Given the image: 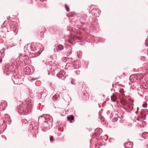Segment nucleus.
I'll return each mask as SVG.
<instances>
[{
    "mask_svg": "<svg viewBox=\"0 0 148 148\" xmlns=\"http://www.w3.org/2000/svg\"><path fill=\"white\" fill-rule=\"evenodd\" d=\"M147 116H148V113H144L143 114V116H144V117H145V118Z\"/></svg>",
    "mask_w": 148,
    "mask_h": 148,
    "instance_id": "obj_23",
    "label": "nucleus"
},
{
    "mask_svg": "<svg viewBox=\"0 0 148 148\" xmlns=\"http://www.w3.org/2000/svg\"><path fill=\"white\" fill-rule=\"evenodd\" d=\"M132 77V76H131V77Z\"/></svg>",
    "mask_w": 148,
    "mask_h": 148,
    "instance_id": "obj_46",
    "label": "nucleus"
},
{
    "mask_svg": "<svg viewBox=\"0 0 148 148\" xmlns=\"http://www.w3.org/2000/svg\"><path fill=\"white\" fill-rule=\"evenodd\" d=\"M10 29H8V32L11 31V34L14 35L17 34V23L15 22H11L10 25Z\"/></svg>",
    "mask_w": 148,
    "mask_h": 148,
    "instance_id": "obj_4",
    "label": "nucleus"
},
{
    "mask_svg": "<svg viewBox=\"0 0 148 148\" xmlns=\"http://www.w3.org/2000/svg\"><path fill=\"white\" fill-rule=\"evenodd\" d=\"M4 104H6L7 103L6 102H4Z\"/></svg>",
    "mask_w": 148,
    "mask_h": 148,
    "instance_id": "obj_39",
    "label": "nucleus"
},
{
    "mask_svg": "<svg viewBox=\"0 0 148 148\" xmlns=\"http://www.w3.org/2000/svg\"><path fill=\"white\" fill-rule=\"evenodd\" d=\"M75 80L74 79H72L71 81V83L73 85H75L76 84Z\"/></svg>",
    "mask_w": 148,
    "mask_h": 148,
    "instance_id": "obj_19",
    "label": "nucleus"
},
{
    "mask_svg": "<svg viewBox=\"0 0 148 148\" xmlns=\"http://www.w3.org/2000/svg\"><path fill=\"white\" fill-rule=\"evenodd\" d=\"M71 52H70V53H71Z\"/></svg>",
    "mask_w": 148,
    "mask_h": 148,
    "instance_id": "obj_44",
    "label": "nucleus"
},
{
    "mask_svg": "<svg viewBox=\"0 0 148 148\" xmlns=\"http://www.w3.org/2000/svg\"><path fill=\"white\" fill-rule=\"evenodd\" d=\"M80 63L79 61L76 60L74 61L72 64L70 63H68L67 65H68V66H71L69 65V64L71 65L72 66L71 69H74L73 72H75L76 74L78 75L80 74V71L79 70H77V69H78L80 67Z\"/></svg>",
    "mask_w": 148,
    "mask_h": 148,
    "instance_id": "obj_3",
    "label": "nucleus"
},
{
    "mask_svg": "<svg viewBox=\"0 0 148 148\" xmlns=\"http://www.w3.org/2000/svg\"><path fill=\"white\" fill-rule=\"evenodd\" d=\"M57 76L58 77V74H57Z\"/></svg>",
    "mask_w": 148,
    "mask_h": 148,
    "instance_id": "obj_41",
    "label": "nucleus"
},
{
    "mask_svg": "<svg viewBox=\"0 0 148 148\" xmlns=\"http://www.w3.org/2000/svg\"><path fill=\"white\" fill-rule=\"evenodd\" d=\"M124 146L126 147L131 148L132 147V144H131V143L130 142H128L125 143Z\"/></svg>",
    "mask_w": 148,
    "mask_h": 148,
    "instance_id": "obj_11",
    "label": "nucleus"
},
{
    "mask_svg": "<svg viewBox=\"0 0 148 148\" xmlns=\"http://www.w3.org/2000/svg\"><path fill=\"white\" fill-rule=\"evenodd\" d=\"M46 58L45 57L42 58V62L44 63V64L46 65L48 64L49 62L47 61V60L46 59Z\"/></svg>",
    "mask_w": 148,
    "mask_h": 148,
    "instance_id": "obj_16",
    "label": "nucleus"
},
{
    "mask_svg": "<svg viewBox=\"0 0 148 148\" xmlns=\"http://www.w3.org/2000/svg\"><path fill=\"white\" fill-rule=\"evenodd\" d=\"M87 16L86 14L84 13H82L80 15V21H81V23H82V25L86 21Z\"/></svg>",
    "mask_w": 148,
    "mask_h": 148,
    "instance_id": "obj_7",
    "label": "nucleus"
},
{
    "mask_svg": "<svg viewBox=\"0 0 148 148\" xmlns=\"http://www.w3.org/2000/svg\"><path fill=\"white\" fill-rule=\"evenodd\" d=\"M82 39V38L81 37H79L77 36H75L73 38V40H81Z\"/></svg>",
    "mask_w": 148,
    "mask_h": 148,
    "instance_id": "obj_18",
    "label": "nucleus"
},
{
    "mask_svg": "<svg viewBox=\"0 0 148 148\" xmlns=\"http://www.w3.org/2000/svg\"><path fill=\"white\" fill-rule=\"evenodd\" d=\"M41 92H39V93H38V97L39 98V97H40V96H41Z\"/></svg>",
    "mask_w": 148,
    "mask_h": 148,
    "instance_id": "obj_26",
    "label": "nucleus"
},
{
    "mask_svg": "<svg viewBox=\"0 0 148 148\" xmlns=\"http://www.w3.org/2000/svg\"><path fill=\"white\" fill-rule=\"evenodd\" d=\"M2 59H0V63H1L2 62Z\"/></svg>",
    "mask_w": 148,
    "mask_h": 148,
    "instance_id": "obj_35",
    "label": "nucleus"
},
{
    "mask_svg": "<svg viewBox=\"0 0 148 148\" xmlns=\"http://www.w3.org/2000/svg\"><path fill=\"white\" fill-rule=\"evenodd\" d=\"M69 42L70 43H71L72 44V43H71V41L70 40L69 41Z\"/></svg>",
    "mask_w": 148,
    "mask_h": 148,
    "instance_id": "obj_36",
    "label": "nucleus"
},
{
    "mask_svg": "<svg viewBox=\"0 0 148 148\" xmlns=\"http://www.w3.org/2000/svg\"><path fill=\"white\" fill-rule=\"evenodd\" d=\"M141 137L145 139H148V133L144 132L142 133L141 135Z\"/></svg>",
    "mask_w": 148,
    "mask_h": 148,
    "instance_id": "obj_12",
    "label": "nucleus"
},
{
    "mask_svg": "<svg viewBox=\"0 0 148 148\" xmlns=\"http://www.w3.org/2000/svg\"><path fill=\"white\" fill-rule=\"evenodd\" d=\"M47 116L45 114L42 115L38 119V121H42L44 123L43 124H45L47 123L48 124L50 123V121H49V118L46 117Z\"/></svg>",
    "mask_w": 148,
    "mask_h": 148,
    "instance_id": "obj_5",
    "label": "nucleus"
},
{
    "mask_svg": "<svg viewBox=\"0 0 148 148\" xmlns=\"http://www.w3.org/2000/svg\"><path fill=\"white\" fill-rule=\"evenodd\" d=\"M137 77H136V76L134 78H136V79L138 80H139L142 79L143 77V75L142 74H140L137 75Z\"/></svg>",
    "mask_w": 148,
    "mask_h": 148,
    "instance_id": "obj_13",
    "label": "nucleus"
},
{
    "mask_svg": "<svg viewBox=\"0 0 148 148\" xmlns=\"http://www.w3.org/2000/svg\"><path fill=\"white\" fill-rule=\"evenodd\" d=\"M117 118L116 117H115L114 118V119H113V121H117Z\"/></svg>",
    "mask_w": 148,
    "mask_h": 148,
    "instance_id": "obj_33",
    "label": "nucleus"
},
{
    "mask_svg": "<svg viewBox=\"0 0 148 148\" xmlns=\"http://www.w3.org/2000/svg\"><path fill=\"white\" fill-rule=\"evenodd\" d=\"M51 56H50V58H51Z\"/></svg>",
    "mask_w": 148,
    "mask_h": 148,
    "instance_id": "obj_43",
    "label": "nucleus"
},
{
    "mask_svg": "<svg viewBox=\"0 0 148 148\" xmlns=\"http://www.w3.org/2000/svg\"><path fill=\"white\" fill-rule=\"evenodd\" d=\"M103 118H102V120H103Z\"/></svg>",
    "mask_w": 148,
    "mask_h": 148,
    "instance_id": "obj_45",
    "label": "nucleus"
},
{
    "mask_svg": "<svg viewBox=\"0 0 148 148\" xmlns=\"http://www.w3.org/2000/svg\"><path fill=\"white\" fill-rule=\"evenodd\" d=\"M117 98L116 96L113 94H112L111 96V100L113 102H115L116 101Z\"/></svg>",
    "mask_w": 148,
    "mask_h": 148,
    "instance_id": "obj_14",
    "label": "nucleus"
},
{
    "mask_svg": "<svg viewBox=\"0 0 148 148\" xmlns=\"http://www.w3.org/2000/svg\"><path fill=\"white\" fill-rule=\"evenodd\" d=\"M24 71L25 74L29 75L30 74L31 70L28 66L26 67L25 68Z\"/></svg>",
    "mask_w": 148,
    "mask_h": 148,
    "instance_id": "obj_10",
    "label": "nucleus"
},
{
    "mask_svg": "<svg viewBox=\"0 0 148 148\" xmlns=\"http://www.w3.org/2000/svg\"><path fill=\"white\" fill-rule=\"evenodd\" d=\"M138 113V111H137L136 112V114H137Z\"/></svg>",
    "mask_w": 148,
    "mask_h": 148,
    "instance_id": "obj_38",
    "label": "nucleus"
},
{
    "mask_svg": "<svg viewBox=\"0 0 148 148\" xmlns=\"http://www.w3.org/2000/svg\"><path fill=\"white\" fill-rule=\"evenodd\" d=\"M120 102L122 105H123L124 106L126 105V102L123 101H120Z\"/></svg>",
    "mask_w": 148,
    "mask_h": 148,
    "instance_id": "obj_20",
    "label": "nucleus"
},
{
    "mask_svg": "<svg viewBox=\"0 0 148 148\" xmlns=\"http://www.w3.org/2000/svg\"><path fill=\"white\" fill-rule=\"evenodd\" d=\"M28 60V58L27 56H20L12 63L10 66L8 68L7 67L6 68L8 69L10 71H11V70H12L16 72L17 70L16 69L18 68L19 66H21L24 64L25 65L28 64L29 63Z\"/></svg>",
    "mask_w": 148,
    "mask_h": 148,
    "instance_id": "obj_1",
    "label": "nucleus"
},
{
    "mask_svg": "<svg viewBox=\"0 0 148 148\" xmlns=\"http://www.w3.org/2000/svg\"><path fill=\"white\" fill-rule=\"evenodd\" d=\"M64 6H65V9L68 12L69 11H70L69 8L68 7H67V6L66 4Z\"/></svg>",
    "mask_w": 148,
    "mask_h": 148,
    "instance_id": "obj_21",
    "label": "nucleus"
},
{
    "mask_svg": "<svg viewBox=\"0 0 148 148\" xmlns=\"http://www.w3.org/2000/svg\"><path fill=\"white\" fill-rule=\"evenodd\" d=\"M147 104L146 103H144L143 105V107L145 108L147 107Z\"/></svg>",
    "mask_w": 148,
    "mask_h": 148,
    "instance_id": "obj_27",
    "label": "nucleus"
},
{
    "mask_svg": "<svg viewBox=\"0 0 148 148\" xmlns=\"http://www.w3.org/2000/svg\"><path fill=\"white\" fill-rule=\"evenodd\" d=\"M4 50H5L3 48L1 50V51H0V52L1 53H2L4 52Z\"/></svg>",
    "mask_w": 148,
    "mask_h": 148,
    "instance_id": "obj_29",
    "label": "nucleus"
},
{
    "mask_svg": "<svg viewBox=\"0 0 148 148\" xmlns=\"http://www.w3.org/2000/svg\"><path fill=\"white\" fill-rule=\"evenodd\" d=\"M38 79V78H32L31 79V81H34V80H36V79Z\"/></svg>",
    "mask_w": 148,
    "mask_h": 148,
    "instance_id": "obj_30",
    "label": "nucleus"
},
{
    "mask_svg": "<svg viewBox=\"0 0 148 148\" xmlns=\"http://www.w3.org/2000/svg\"><path fill=\"white\" fill-rule=\"evenodd\" d=\"M128 100H129V101H130V102L131 101L132 102L131 104L130 103V104H132V103L133 102L132 99H128Z\"/></svg>",
    "mask_w": 148,
    "mask_h": 148,
    "instance_id": "obj_32",
    "label": "nucleus"
},
{
    "mask_svg": "<svg viewBox=\"0 0 148 148\" xmlns=\"http://www.w3.org/2000/svg\"><path fill=\"white\" fill-rule=\"evenodd\" d=\"M12 79L14 83L16 84H20L22 83L23 79L21 77H18L16 76H13Z\"/></svg>",
    "mask_w": 148,
    "mask_h": 148,
    "instance_id": "obj_6",
    "label": "nucleus"
},
{
    "mask_svg": "<svg viewBox=\"0 0 148 148\" xmlns=\"http://www.w3.org/2000/svg\"><path fill=\"white\" fill-rule=\"evenodd\" d=\"M26 49L28 52H35V49L33 47V46L31 44H28L26 46Z\"/></svg>",
    "mask_w": 148,
    "mask_h": 148,
    "instance_id": "obj_8",
    "label": "nucleus"
},
{
    "mask_svg": "<svg viewBox=\"0 0 148 148\" xmlns=\"http://www.w3.org/2000/svg\"><path fill=\"white\" fill-rule=\"evenodd\" d=\"M31 99H27L17 108V111L19 113L25 115L29 113L31 110L32 106Z\"/></svg>",
    "mask_w": 148,
    "mask_h": 148,
    "instance_id": "obj_2",
    "label": "nucleus"
},
{
    "mask_svg": "<svg viewBox=\"0 0 148 148\" xmlns=\"http://www.w3.org/2000/svg\"><path fill=\"white\" fill-rule=\"evenodd\" d=\"M41 96L39 97V99L42 97H45L47 95V91L45 89H44L41 92Z\"/></svg>",
    "mask_w": 148,
    "mask_h": 148,
    "instance_id": "obj_9",
    "label": "nucleus"
},
{
    "mask_svg": "<svg viewBox=\"0 0 148 148\" xmlns=\"http://www.w3.org/2000/svg\"><path fill=\"white\" fill-rule=\"evenodd\" d=\"M67 118L69 121H71L74 119V117L73 116H69L67 117Z\"/></svg>",
    "mask_w": 148,
    "mask_h": 148,
    "instance_id": "obj_17",
    "label": "nucleus"
},
{
    "mask_svg": "<svg viewBox=\"0 0 148 148\" xmlns=\"http://www.w3.org/2000/svg\"><path fill=\"white\" fill-rule=\"evenodd\" d=\"M94 16H96L97 17H98L99 16V13L97 12H95L94 13Z\"/></svg>",
    "mask_w": 148,
    "mask_h": 148,
    "instance_id": "obj_22",
    "label": "nucleus"
},
{
    "mask_svg": "<svg viewBox=\"0 0 148 148\" xmlns=\"http://www.w3.org/2000/svg\"><path fill=\"white\" fill-rule=\"evenodd\" d=\"M119 91L120 93H123L124 92V90L123 89H120Z\"/></svg>",
    "mask_w": 148,
    "mask_h": 148,
    "instance_id": "obj_24",
    "label": "nucleus"
},
{
    "mask_svg": "<svg viewBox=\"0 0 148 148\" xmlns=\"http://www.w3.org/2000/svg\"><path fill=\"white\" fill-rule=\"evenodd\" d=\"M50 139L51 142H52L53 140V136H51L50 138Z\"/></svg>",
    "mask_w": 148,
    "mask_h": 148,
    "instance_id": "obj_25",
    "label": "nucleus"
},
{
    "mask_svg": "<svg viewBox=\"0 0 148 148\" xmlns=\"http://www.w3.org/2000/svg\"><path fill=\"white\" fill-rule=\"evenodd\" d=\"M147 148H148V145L147 146Z\"/></svg>",
    "mask_w": 148,
    "mask_h": 148,
    "instance_id": "obj_42",
    "label": "nucleus"
},
{
    "mask_svg": "<svg viewBox=\"0 0 148 148\" xmlns=\"http://www.w3.org/2000/svg\"><path fill=\"white\" fill-rule=\"evenodd\" d=\"M59 75L62 74V72H60L59 73Z\"/></svg>",
    "mask_w": 148,
    "mask_h": 148,
    "instance_id": "obj_34",
    "label": "nucleus"
},
{
    "mask_svg": "<svg viewBox=\"0 0 148 148\" xmlns=\"http://www.w3.org/2000/svg\"><path fill=\"white\" fill-rule=\"evenodd\" d=\"M137 120L138 121H142V119L141 118H139V117H138L137 118Z\"/></svg>",
    "mask_w": 148,
    "mask_h": 148,
    "instance_id": "obj_28",
    "label": "nucleus"
},
{
    "mask_svg": "<svg viewBox=\"0 0 148 148\" xmlns=\"http://www.w3.org/2000/svg\"><path fill=\"white\" fill-rule=\"evenodd\" d=\"M32 130H34V129H36L37 128V126H35L34 127H32Z\"/></svg>",
    "mask_w": 148,
    "mask_h": 148,
    "instance_id": "obj_31",
    "label": "nucleus"
},
{
    "mask_svg": "<svg viewBox=\"0 0 148 148\" xmlns=\"http://www.w3.org/2000/svg\"><path fill=\"white\" fill-rule=\"evenodd\" d=\"M64 48V47L63 46L61 45H58L57 47V49L60 50H62Z\"/></svg>",
    "mask_w": 148,
    "mask_h": 148,
    "instance_id": "obj_15",
    "label": "nucleus"
},
{
    "mask_svg": "<svg viewBox=\"0 0 148 148\" xmlns=\"http://www.w3.org/2000/svg\"><path fill=\"white\" fill-rule=\"evenodd\" d=\"M139 109V108L138 107L137 108V111H138V110Z\"/></svg>",
    "mask_w": 148,
    "mask_h": 148,
    "instance_id": "obj_37",
    "label": "nucleus"
},
{
    "mask_svg": "<svg viewBox=\"0 0 148 148\" xmlns=\"http://www.w3.org/2000/svg\"><path fill=\"white\" fill-rule=\"evenodd\" d=\"M43 131L44 132H45V131H44V130H43Z\"/></svg>",
    "mask_w": 148,
    "mask_h": 148,
    "instance_id": "obj_40",
    "label": "nucleus"
}]
</instances>
